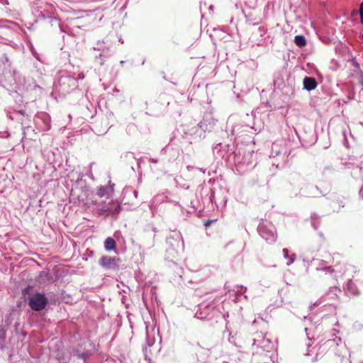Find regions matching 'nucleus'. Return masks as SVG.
Returning a JSON list of instances; mask_svg holds the SVG:
<instances>
[{"label":"nucleus","instance_id":"7","mask_svg":"<svg viewBox=\"0 0 363 363\" xmlns=\"http://www.w3.org/2000/svg\"><path fill=\"white\" fill-rule=\"evenodd\" d=\"M10 25H16V23L10 21L0 19V39H5L13 33Z\"/></svg>","mask_w":363,"mask_h":363},{"label":"nucleus","instance_id":"24","mask_svg":"<svg viewBox=\"0 0 363 363\" xmlns=\"http://www.w3.org/2000/svg\"><path fill=\"white\" fill-rule=\"evenodd\" d=\"M246 291H247V287L246 286H240V290H237L235 291V294L236 295H240V294H242V292Z\"/></svg>","mask_w":363,"mask_h":363},{"label":"nucleus","instance_id":"14","mask_svg":"<svg viewBox=\"0 0 363 363\" xmlns=\"http://www.w3.org/2000/svg\"><path fill=\"white\" fill-rule=\"evenodd\" d=\"M94 49H98L99 50H101V53L99 56H96L95 60L96 62L100 65L102 66L104 65V60L101 57L108 58L110 57V52L108 48H101V47H99L98 48H94Z\"/></svg>","mask_w":363,"mask_h":363},{"label":"nucleus","instance_id":"37","mask_svg":"<svg viewBox=\"0 0 363 363\" xmlns=\"http://www.w3.org/2000/svg\"><path fill=\"white\" fill-rule=\"evenodd\" d=\"M362 38L363 39V34L362 35Z\"/></svg>","mask_w":363,"mask_h":363},{"label":"nucleus","instance_id":"30","mask_svg":"<svg viewBox=\"0 0 363 363\" xmlns=\"http://www.w3.org/2000/svg\"><path fill=\"white\" fill-rule=\"evenodd\" d=\"M150 161H151V162H152V163H157V162H158V160H157V159H153V158H152V159H151V160H150Z\"/></svg>","mask_w":363,"mask_h":363},{"label":"nucleus","instance_id":"29","mask_svg":"<svg viewBox=\"0 0 363 363\" xmlns=\"http://www.w3.org/2000/svg\"><path fill=\"white\" fill-rule=\"evenodd\" d=\"M29 287H30V286H28V287L25 288V289L23 290V295H25V294H26V293L28 291Z\"/></svg>","mask_w":363,"mask_h":363},{"label":"nucleus","instance_id":"36","mask_svg":"<svg viewBox=\"0 0 363 363\" xmlns=\"http://www.w3.org/2000/svg\"><path fill=\"white\" fill-rule=\"evenodd\" d=\"M305 355L308 356L309 353H306Z\"/></svg>","mask_w":363,"mask_h":363},{"label":"nucleus","instance_id":"25","mask_svg":"<svg viewBox=\"0 0 363 363\" xmlns=\"http://www.w3.org/2000/svg\"><path fill=\"white\" fill-rule=\"evenodd\" d=\"M221 143H218L213 147V152L216 151L218 152L220 150Z\"/></svg>","mask_w":363,"mask_h":363},{"label":"nucleus","instance_id":"21","mask_svg":"<svg viewBox=\"0 0 363 363\" xmlns=\"http://www.w3.org/2000/svg\"><path fill=\"white\" fill-rule=\"evenodd\" d=\"M359 13L360 16V22L363 24V1L359 4Z\"/></svg>","mask_w":363,"mask_h":363},{"label":"nucleus","instance_id":"1","mask_svg":"<svg viewBox=\"0 0 363 363\" xmlns=\"http://www.w3.org/2000/svg\"><path fill=\"white\" fill-rule=\"evenodd\" d=\"M253 354H262L269 352L273 347L272 342L269 338H266L262 333H257L252 340Z\"/></svg>","mask_w":363,"mask_h":363},{"label":"nucleus","instance_id":"8","mask_svg":"<svg viewBox=\"0 0 363 363\" xmlns=\"http://www.w3.org/2000/svg\"><path fill=\"white\" fill-rule=\"evenodd\" d=\"M114 186L115 184L109 181L106 186H101L97 189L96 194L99 197L111 198L114 193Z\"/></svg>","mask_w":363,"mask_h":363},{"label":"nucleus","instance_id":"17","mask_svg":"<svg viewBox=\"0 0 363 363\" xmlns=\"http://www.w3.org/2000/svg\"><path fill=\"white\" fill-rule=\"evenodd\" d=\"M294 43L297 46L300 48H302L306 45V40L305 37L301 35L295 36Z\"/></svg>","mask_w":363,"mask_h":363},{"label":"nucleus","instance_id":"6","mask_svg":"<svg viewBox=\"0 0 363 363\" xmlns=\"http://www.w3.org/2000/svg\"><path fill=\"white\" fill-rule=\"evenodd\" d=\"M341 292V290L336 286L330 287L328 291L315 304L319 305L322 303L328 301V304H333L331 301L336 300L338 297V294Z\"/></svg>","mask_w":363,"mask_h":363},{"label":"nucleus","instance_id":"15","mask_svg":"<svg viewBox=\"0 0 363 363\" xmlns=\"http://www.w3.org/2000/svg\"><path fill=\"white\" fill-rule=\"evenodd\" d=\"M116 243L115 240L110 237L106 238L104 242V247H105L106 250H107V251H111L112 250H114L116 247Z\"/></svg>","mask_w":363,"mask_h":363},{"label":"nucleus","instance_id":"34","mask_svg":"<svg viewBox=\"0 0 363 363\" xmlns=\"http://www.w3.org/2000/svg\"><path fill=\"white\" fill-rule=\"evenodd\" d=\"M147 345H148L149 347H150V346H152V344L149 342H147Z\"/></svg>","mask_w":363,"mask_h":363},{"label":"nucleus","instance_id":"11","mask_svg":"<svg viewBox=\"0 0 363 363\" xmlns=\"http://www.w3.org/2000/svg\"><path fill=\"white\" fill-rule=\"evenodd\" d=\"M316 270L317 271H323L325 272V274H330L332 276V279L333 280H337L336 276L334 275V269L330 267L327 265V262L324 260H319L317 266H316Z\"/></svg>","mask_w":363,"mask_h":363},{"label":"nucleus","instance_id":"33","mask_svg":"<svg viewBox=\"0 0 363 363\" xmlns=\"http://www.w3.org/2000/svg\"><path fill=\"white\" fill-rule=\"evenodd\" d=\"M357 11H352V14H353V15H355V14H357Z\"/></svg>","mask_w":363,"mask_h":363},{"label":"nucleus","instance_id":"26","mask_svg":"<svg viewBox=\"0 0 363 363\" xmlns=\"http://www.w3.org/2000/svg\"><path fill=\"white\" fill-rule=\"evenodd\" d=\"M6 337V334L3 331V332H0V338L2 339V340H4Z\"/></svg>","mask_w":363,"mask_h":363},{"label":"nucleus","instance_id":"31","mask_svg":"<svg viewBox=\"0 0 363 363\" xmlns=\"http://www.w3.org/2000/svg\"><path fill=\"white\" fill-rule=\"evenodd\" d=\"M82 177H78L77 180V183L79 184L80 182L82 181Z\"/></svg>","mask_w":363,"mask_h":363},{"label":"nucleus","instance_id":"27","mask_svg":"<svg viewBox=\"0 0 363 363\" xmlns=\"http://www.w3.org/2000/svg\"><path fill=\"white\" fill-rule=\"evenodd\" d=\"M352 284H353V283L352 282V281H349V282L347 284V289H350V288H352Z\"/></svg>","mask_w":363,"mask_h":363},{"label":"nucleus","instance_id":"16","mask_svg":"<svg viewBox=\"0 0 363 363\" xmlns=\"http://www.w3.org/2000/svg\"><path fill=\"white\" fill-rule=\"evenodd\" d=\"M308 192H306V196L315 197L320 192L319 189L317 186H310L308 187Z\"/></svg>","mask_w":363,"mask_h":363},{"label":"nucleus","instance_id":"12","mask_svg":"<svg viewBox=\"0 0 363 363\" xmlns=\"http://www.w3.org/2000/svg\"><path fill=\"white\" fill-rule=\"evenodd\" d=\"M120 204L117 202H109L107 205H103L100 209L104 212L109 213H118L120 211Z\"/></svg>","mask_w":363,"mask_h":363},{"label":"nucleus","instance_id":"18","mask_svg":"<svg viewBox=\"0 0 363 363\" xmlns=\"http://www.w3.org/2000/svg\"><path fill=\"white\" fill-rule=\"evenodd\" d=\"M282 252L284 253V257L286 259H288V262H287V265H290L291 264L294 260H295V255H292L291 256L289 255V250L286 248H284L282 250Z\"/></svg>","mask_w":363,"mask_h":363},{"label":"nucleus","instance_id":"28","mask_svg":"<svg viewBox=\"0 0 363 363\" xmlns=\"http://www.w3.org/2000/svg\"><path fill=\"white\" fill-rule=\"evenodd\" d=\"M81 358L86 359L87 357V354L86 353H82L79 355Z\"/></svg>","mask_w":363,"mask_h":363},{"label":"nucleus","instance_id":"4","mask_svg":"<svg viewBox=\"0 0 363 363\" xmlns=\"http://www.w3.org/2000/svg\"><path fill=\"white\" fill-rule=\"evenodd\" d=\"M216 123V120L213 117L211 113L204 115L203 120L196 125V132L200 137H205L206 131L213 130Z\"/></svg>","mask_w":363,"mask_h":363},{"label":"nucleus","instance_id":"2","mask_svg":"<svg viewBox=\"0 0 363 363\" xmlns=\"http://www.w3.org/2000/svg\"><path fill=\"white\" fill-rule=\"evenodd\" d=\"M76 84L75 78L67 74H62L58 77L54 82V89L59 94L65 95L69 92L70 89L74 88Z\"/></svg>","mask_w":363,"mask_h":363},{"label":"nucleus","instance_id":"35","mask_svg":"<svg viewBox=\"0 0 363 363\" xmlns=\"http://www.w3.org/2000/svg\"><path fill=\"white\" fill-rule=\"evenodd\" d=\"M19 113H21L22 115L24 114V111H20Z\"/></svg>","mask_w":363,"mask_h":363},{"label":"nucleus","instance_id":"5","mask_svg":"<svg viewBox=\"0 0 363 363\" xmlns=\"http://www.w3.org/2000/svg\"><path fill=\"white\" fill-rule=\"evenodd\" d=\"M258 232L260 236L269 243H273L277 240L275 227L271 224L260 223L258 225Z\"/></svg>","mask_w":363,"mask_h":363},{"label":"nucleus","instance_id":"10","mask_svg":"<svg viewBox=\"0 0 363 363\" xmlns=\"http://www.w3.org/2000/svg\"><path fill=\"white\" fill-rule=\"evenodd\" d=\"M211 308L212 306L209 304L205 305L202 303L199 305V309L196 311L194 317L200 320L206 318L208 315Z\"/></svg>","mask_w":363,"mask_h":363},{"label":"nucleus","instance_id":"3","mask_svg":"<svg viewBox=\"0 0 363 363\" xmlns=\"http://www.w3.org/2000/svg\"><path fill=\"white\" fill-rule=\"evenodd\" d=\"M48 298L44 294L36 292L28 298L29 307L35 311L43 310L48 304Z\"/></svg>","mask_w":363,"mask_h":363},{"label":"nucleus","instance_id":"22","mask_svg":"<svg viewBox=\"0 0 363 363\" xmlns=\"http://www.w3.org/2000/svg\"><path fill=\"white\" fill-rule=\"evenodd\" d=\"M234 159H235V162L236 164H240V163H242V160H241V155H240V154L235 153Z\"/></svg>","mask_w":363,"mask_h":363},{"label":"nucleus","instance_id":"13","mask_svg":"<svg viewBox=\"0 0 363 363\" xmlns=\"http://www.w3.org/2000/svg\"><path fill=\"white\" fill-rule=\"evenodd\" d=\"M303 88L307 91H312L315 89L318 85V83L315 78L311 77H306L303 79Z\"/></svg>","mask_w":363,"mask_h":363},{"label":"nucleus","instance_id":"32","mask_svg":"<svg viewBox=\"0 0 363 363\" xmlns=\"http://www.w3.org/2000/svg\"><path fill=\"white\" fill-rule=\"evenodd\" d=\"M124 63H125V61H124V60H121V61H120V64H121V65H123Z\"/></svg>","mask_w":363,"mask_h":363},{"label":"nucleus","instance_id":"23","mask_svg":"<svg viewBox=\"0 0 363 363\" xmlns=\"http://www.w3.org/2000/svg\"><path fill=\"white\" fill-rule=\"evenodd\" d=\"M353 326H354V328L357 330L363 328V324L358 321L355 322L354 323Z\"/></svg>","mask_w":363,"mask_h":363},{"label":"nucleus","instance_id":"19","mask_svg":"<svg viewBox=\"0 0 363 363\" xmlns=\"http://www.w3.org/2000/svg\"><path fill=\"white\" fill-rule=\"evenodd\" d=\"M196 126H194L191 128H188L186 130V134H189L192 136H194L195 138H198V139H201V138H203L204 137H200L197 133H196L195 132H196Z\"/></svg>","mask_w":363,"mask_h":363},{"label":"nucleus","instance_id":"9","mask_svg":"<svg viewBox=\"0 0 363 363\" xmlns=\"http://www.w3.org/2000/svg\"><path fill=\"white\" fill-rule=\"evenodd\" d=\"M115 257L104 256L100 259V264L106 269H115L118 268L117 261Z\"/></svg>","mask_w":363,"mask_h":363},{"label":"nucleus","instance_id":"20","mask_svg":"<svg viewBox=\"0 0 363 363\" xmlns=\"http://www.w3.org/2000/svg\"><path fill=\"white\" fill-rule=\"evenodd\" d=\"M318 216L316 214H313L311 216V219H312V226L313 227L314 229H318V225L316 224V223L315 222V220L318 219Z\"/></svg>","mask_w":363,"mask_h":363}]
</instances>
